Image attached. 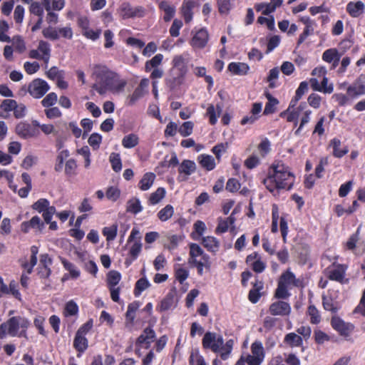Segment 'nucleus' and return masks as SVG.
<instances>
[{
    "instance_id": "nucleus-29",
    "label": "nucleus",
    "mask_w": 365,
    "mask_h": 365,
    "mask_svg": "<svg viewBox=\"0 0 365 365\" xmlns=\"http://www.w3.org/2000/svg\"><path fill=\"white\" fill-rule=\"evenodd\" d=\"M155 337V331L153 329L150 327H147L143 331V333L139 336V337L137 339L138 344H150L151 341H153L154 338Z\"/></svg>"
},
{
    "instance_id": "nucleus-36",
    "label": "nucleus",
    "mask_w": 365,
    "mask_h": 365,
    "mask_svg": "<svg viewBox=\"0 0 365 365\" xmlns=\"http://www.w3.org/2000/svg\"><path fill=\"white\" fill-rule=\"evenodd\" d=\"M38 50L42 53V60L45 63H48L51 53L50 45L46 41H41L38 43Z\"/></svg>"
},
{
    "instance_id": "nucleus-42",
    "label": "nucleus",
    "mask_w": 365,
    "mask_h": 365,
    "mask_svg": "<svg viewBox=\"0 0 365 365\" xmlns=\"http://www.w3.org/2000/svg\"><path fill=\"white\" fill-rule=\"evenodd\" d=\"M175 276L177 280L182 284L189 276V272L187 269L182 268L180 264L175 266Z\"/></svg>"
},
{
    "instance_id": "nucleus-58",
    "label": "nucleus",
    "mask_w": 365,
    "mask_h": 365,
    "mask_svg": "<svg viewBox=\"0 0 365 365\" xmlns=\"http://www.w3.org/2000/svg\"><path fill=\"white\" fill-rule=\"evenodd\" d=\"M50 205L49 201L46 199L41 198L34 202L32 205L33 209L39 212H43L46 210L47 207Z\"/></svg>"
},
{
    "instance_id": "nucleus-60",
    "label": "nucleus",
    "mask_w": 365,
    "mask_h": 365,
    "mask_svg": "<svg viewBox=\"0 0 365 365\" xmlns=\"http://www.w3.org/2000/svg\"><path fill=\"white\" fill-rule=\"evenodd\" d=\"M29 11L30 13L36 15L38 17L43 16V9L42 6L38 2L36 1H32L31 3Z\"/></svg>"
},
{
    "instance_id": "nucleus-8",
    "label": "nucleus",
    "mask_w": 365,
    "mask_h": 365,
    "mask_svg": "<svg viewBox=\"0 0 365 365\" xmlns=\"http://www.w3.org/2000/svg\"><path fill=\"white\" fill-rule=\"evenodd\" d=\"M332 328L341 336L347 338L354 331V326L349 322H345L338 316H334L331 320Z\"/></svg>"
},
{
    "instance_id": "nucleus-63",
    "label": "nucleus",
    "mask_w": 365,
    "mask_h": 365,
    "mask_svg": "<svg viewBox=\"0 0 365 365\" xmlns=\"http://www.w3.org/2000/svg\"><path fill=\"white\" fill-rule=\"evenodd\" d=\"M102 140V137L98 133H93L88 138V143L91 146H92L94 149L98 148Z\"/></svg>"
},
{
    "instance_id": "nucleus-20",
    "label": "nucleus",
    "mask_w": 365,
    "mask_h": 365,
    "mask_svg": "<svg viewBox=\"0 0 365 365\" xmlns=\"http://www.w3.org/2000/svg\"><path fill=\"white\" fill-rule=\"evenodd\" d=\"M194 6L195 2L192 0H185L183 1L181 11L186 24L190 23L192 19V9Z\"/></svg>"
},
{
    "instance_id": "nucleus-40",
    "label": "nucleus",
    "mask_w": 365,
    "mask_h": 365,
    "mask_svg": "<svg viewBox=\"0 0 365 365\" xmlns=\"http://www.w3.org/2000/svg\"><path fill=\"white\" fill-rule=\"evenodd\" d=\"M118 225L113 224L110 227H105L103 230V235L106 237L107 241H113L117 235Z\"/></svg>"
},
{
    "instance_id": "nucleus-32",
    "label": "nucleus",
    "mask_w": 365,
    "mask_h": 365,
    "mask_svg": "<svg viewBox=\"0 0 365 365\" xmlns=\"http://www.w3.org/2000/svg\"><path fill=\"white\" fill-rule=\"evenodd\" d=\"M139 143V138L136 134L130 133L124 136L122 140V145L125 148H133Z\"/></svg>"
},
{
    "instance_id": "nucleus-10",
    "label": "nucleus",
    "mask_w": 365,
    "mask_h": 365,
    "mask_svg": "<svg viewBox=\"0 0 365 365\" xmlns=\"http://www.w3.org/2000/svg\"><path fill=\"white\" fill-rule=\"evenodd\" d=\"M118 12L123 19L141 17L144 14V9L141 6L132 7L128 3H123L119 7Z\"/></svg>"
},
{
    "instance_id": "nucleus-27",
    "label": "nucleus",
    "mask_w": 365,
    "mask_h": 365,
    "mask_svg": "<svg viewBox=\"0 0 365 365\" xmlns=\"http://www.w3.org/2000/svg\"><path fill=\"white\" fill-rule=\"evenodd\" d=\"M364 93L365 86L359 83H355L347 88V95L351 98H356Z\"/></svg>"
},
{
    "instance_id": "nucleus-33",
    "label": "nucleus",
    "mask_w": 365,
    "mask_h": 365,
    "mask_svg": "<svg viewBox=\"0 0 365 365\" xmlns=\"http://www.w3.org/2000/svg\"><path fill=\"white\" fill-rule=\"evenodd\" d=\"M73 346L77 351L83 352L88 347V340L84 336L76 334L73 341Z\"/></svg>"
},
{
    "instance_id": "nucleus-26",
    "label": "nucleus",
    "mask_w": 365,
    "mask_h": 365,
    "mask_svg": "<svg viewBox=\"0 0 365 365\" xmlns=\"http://www.w3.org/2000/svg\"><path fill=\"white\" fill-rule=\"evenodd\" d=\"M264 95L268 100V102L265 105L264 114L269 115L274 113L276 110V106L279 103V101L274 98L269 92H265Z\"/></svg>"
},
{
    "instance_id": "nucleus-54",
    "label": "nucleus",
    "mask_w": 365,
    "mask_h": 365,
    "mask_svg": "<svg viewBox=\"0 0 365 365\" xmlns=\"http://www.w3.org/2000/svg\"><path fill=\"white\" fill-rule=\"evenodd\" d=\"M43 35L45 38L51 39V40H57L59 38V34H58V29L53 27H47L44 29L42 31Z\"/></svg>"
},
{
    "instance_id": "nucleus-11",
    "label": "nucleus",
    "mask_w": 365,
    "mask_h": 365,
    "mask_svg": "<svg viewBox=\"0 0 365 365\" xmlns=\"http://www.w3.org/2000/svg\"><path fill=\"white\" fill-rule=\"evenodd\" d=\"M178 302L176 291L171 289L161 300L160 304L156 309L161 312L172 310L177 306Z\"/></svg>"
},
{
    "instance_id": "nucleus-64",
    "label": "nucleus",
    "mask_w": 365,
    "mask_h": 365,
    "mask_svg": "<svg viewBox=\"0 0 365 365\" xmlns=\"http://www.w3.org/2000/svg\"><path fill=\"white\" fill-rule=\"evenodd\" d=\"M78 307L73 301L67 302L65 307V312L66 315L73 316L78 313Z\"/></svg>"
},
{
    "instance_id": "nucleus-30",
    "label": "nucleus",
    "mask_w": 365,
    "mask_h": 365,
    "mask_svg": "<svg viewBox=\"0 0 365 365\" xmlns=\"http://www.w3.org/2000/svg\"><path fill=\"white\" fill-rule=\"evenodd\" d=\"M45 9L49 11L51 9L60 11L65 4L64 0H43Z\"/></svg>"
},
{
    "instance_id": "nucleus-18",
    "label": "nucleus",
    "mask_w": 365,
    "mask_h": 365,
    "mask_svg": "<svg viewBox=\"0 0 365 365\" xmlns=\"http://www.w3.org/2000/svg\"><path fill=\"white\" fill-rule=\"evenodd\" d=\"M249 69V66L245 63L232 62L228 65V70L235 75H246Z\"/></svg>"
},
{
    "instance_id": "nucleus-37",
    "label": "nucleus",
    "mask_w": 365,
    "mask_h": 365,
    "mask_svg": "<svg viewBox=\"0 0 365 365\" xmlns=\"http://www.w3.org/2000/svg\"><path fill=\"white\" fill-rule=\"evenodd\" d=\"M284 342L291 346H299L302 344V339L295 333H289L285 336Z\"/></svg>"
},
{
    "instance_id": "nucleus-6",
    "label": "nucleus",
    "mask_w": 365,
    "mask_h": 365,
    "mask_svg": "<svg viewBox=\"0 0 365 365\" xmlns=\"http://www.w3.org/2000/svg\"><path fill=\"white\" fill-rule=\"evenodd\" d=\"M186 73L170 69L165 79L166 86L170 91L178 90L185 81Z\"/></svg>"
},
{
    "instance_id": "nucleus-43",
    "label": "nucleus",
    "mask_w": 365,
    "mask_h": 365,
    "mask_svg": "<svg viewBox=\"0 0 365 365\" xmlns=\"http://www.w3.org/2000/svg\"><path fill=\"white\" fill-rule=\"evenodd\" d=\"M61 261L64 268L69 272L72 278L76 279L80 276V271L76 269V267L73 263L67 261L63 258H61Z\"/></svg>"
},
{
    "instance_id": "nucleus-56",
    "label": "nucleus",
    "mask_w": 365,
    "mask_h": 365,
    "mask_svg": "<svg viewBox=\"0 0 365 365\" xmlns=\"http://www.w3.org/2000/svg\"><path fill=\"white\" fill-rule=\"evenodd\" d=\"M279 75V70L277 67H275L269 71V75L267 78V81L269 82V88H274V81L277 80Z\"/></svg>"
},
{
    "instance_id": "nucleus-25",
    "label": "nucleus",
    "mask_w": 365,
    "mask_h": 365,
    "mask_svg": "<svg viewBox=\"0 0 365 365\" xmlns=\"http://www.w3.org/2000/svg\"><path fill=\"white\" fill-rule=\"evenodd\" d=\"M200 165L207 170H212L215 167V159L210 155H200L197 158Z\"/></svg>"
},
{
    "instance_id": "nucleus-21",
    "label": "nucleus",
    "mask_w": 365,
    "mask_h": 365,
    "mask_svg": "<svg viewBox=\"0 0 365 365\" xmlns=\"http://www.w3.org/2000/svg\"><path fill=\"white\" fill-rule=\"evenodd\" d=\"M346 10L348 13L353 17L360 16L364 10V4L362 1L349 2L347 4Z\"/></svg>"
},
{
    "instance_id": "nucleus-23",
    "label": "nucleus",
    "mask_w": 365,
    "mask_h": 365,
    "mask_svg": "<svg viewBox=\"0 0 365 365\" xmlns=\"http://www.w3.org/2000/svg\"><path fill=\"white\" fill-rule=\"evenodd\" d=\"M159 8L165 13V15L163 16V19L165 21H170L173 18L175 14V9L168 2L165 1H161L159 4Z\"/></svg>"
},
{
    "instance_id": "nucleus-53",
    "label": "nucleus",
    "mask_w": 365,
    "mask_h": 365,
    "mask_svg": "<svg viewBox=\"0 0 365 365\" xmlns=\"http://www.w3.org/2000/svg\"><path fill=\"white\" fill-rule=\"evenodd\" d=\"M150 286L149 282L145 278H140L135 284V294L139 295L143 291Z\"/></svg>"
},
{
    "instance_id": "nucleus-16",
    "label": "nucleus",
    "mask_w": 365,
    "mask_h": 365,
    "mask_svg": "<svg viewBox=\"0 0 365 365\" xmlns=\"http://www.w3.org/2000/svg\"><path fill=\"white\" fill-rule=\"evenodd\" d=\"M326 272L330 279L341 282L344 277L345 268L343 265L339 264L336 267H329Z\"/></svg>"
},
{
    "instance_id": "nucleus-38",
    "label": "nucleus",
    "mask_w": 365,
    "mask_h": 365,
    "mask_svg": "<svg viewBox=\"0 0 365 365\" xmlns=\"http://www.w3.org/2000/svg\"><path fill=\"white\" fill-rule=\"evenodd\" d=\"M163 59L161 53L156 54L153 58L145 63V68L147 72L150 71L153 68H158Z\"/></svg>"
},
{
    "instance_id": "nucleus-47",
    "label": "nucleus",
    "mask_w": 365,
    "mask_h": 365,
    "mask_svg": "<svg viewBox=\"0 0 365 365\" xmlns=\"http://www.w3.org/2000/svg\"><path fill=\"white\" fill-rule=\"evenodd\" d=\"M165 195V190L163 187H158L153 192L149 198V202L152 205L158 203Z\"/></svg>"
},
{
    "instance_id": "nucleus-51",
    "label": "nucleus",
    "mask_w": 365,
    "mask_h": 365,
    "mask_svg": "<svg viewBox=\"0 0 365 365\" xmlns=\"http://www.w3.org/2000/svg\"><path fill=\"white\" fill-rule=\"evenodd\" d=\"M194 124L191 121H187L182 123L179 128L178 132L182 137H187L192 134Z\"/></svg>"
},
{
    "instance_id": "nucleus-59",
    "label": "nucleus",
    "mask_w": 365,
    "mask_h": 365,
    "mask_svg": "<svg viewBox=\"0 0 365 365\" xmlns=\"http://www.w3.org/2000/svg\"><path fill=\"white\" fill-rule=\"evenodd\" d=\"M143 96V92L140 88H136L133 94L128 97V106H133L135 103Z\"/></svg>"
},
{
    "instance_id": "nucleus-4",
    "label": "nucleus",
    "mask_w": 365,
    "mask_h": 365,
    "mask_svg": "<svg viewBox=\"0 0 365 365\" xmlns=\"http://www.w3.org/2000/svg\"><path fill=\"white\" fill-rule=\"evenodd\" d=\"M188 263L196 267L199 275H202L204 269L209 271L211 267L210 258L204 250L195 243L190 245V257Z\"/></svg>"
},
{
    "instance_id": "nucleus-24",
    "label": "nucleus",
    "mask_w": 365,
    "mask_h": 365,
    "mask_svg": "<svg viewBox=\"0 0 365 365\" xmlns=\"http://www.w3.org/2000/svg\"><path fill=\"white\" fill-rule=\"evenodd\" d=\"M155 179V175L153 173H146L139 182V188L145 191L149 190L153 185Z\"/></svg>"
},
{
    "instance_id": "nucleus-2",
    "label": "nucleus",
    "mask_w": 365,
    "mask_h": 365,
    "mask_svg": "<svg viewBox=\"0 0 365 365\" xmlns=\"http://www.w3.org/2000/svg\"><path fill=\"white\" fill-rule=\"evenodd\" d=\"M92 77L95 83L92 88L99 94L103 95L108 91L113 93H119L124 90L126 81L120 79L118 74L102 65H96L93 68Z\"/></svg>"
},
{
    "instance_id": "nucleus-50",
    "label": "nucleus",
    "mask_w": 365,
    "mask_h": 365,
    "mask_svg": "<svg viewBox=\"0 0 365 365\" xmlns=\"http://www.w3.org/2000/svg\"><path fill=\"white\" fill-rule=\"evenodd\" d=\"M109 160L113 170L115 172H119L122 168L120 155L118 153H112L110 155Z\"/></svg>"
},
{
    "instance_id": "nucleus-5",
    "label": "nucleus",
    "mask_w": 365,
    "mask_h": 365,
    "mask_svg": "<svg viewBox=\"0 0 365 365\" xmlns=\"http://www.w3.org/2000/svg\"><path fill=\"white\" fill-rule=\"evenodd\" d=\"M202 346L205 349H210L213 352H219L224 344L222 336L215 333L207 331L205 334L202 341Z\"/></svg>"
},
{
    "instance_id": "nucleus-35",
    "label": "nucleus",
    "mask_w": 365,
    "mask_h": 365,
    "mask_svg": "<svg viewBox=\"0 0 365 365\" xmlns=\"http://www.w3.org/2000/svg\"><path fill=\"white\" fill-rule=\"evenodd\" d=\"M140 307L139 302H133L130 303L128 307V310L125 314L126 320L129 322L130 324L133 322V320L135 317V312Z\"/></svg>"
},
{
    "instance_id": "nucleus-61",
    "label": "nucleus",
    "mask_w": 365,
    "mask_h": 365,
    "mask_svg": "<svg viewBox=\"0 0 365 365\" xmlns=\"http://www.w3.org/2000/svg\"><path fill=\"white\" fill-rule=\"evenodd\" d=\"M106 197L108 199L115 201L119 198L120 195V190L116 187H110L106 191Z\"/></svg>"
},
{
    "instance_id": "nucleus-62",
    "label": "nucleus",
    "mask_w": 365,
    "mask_h": 365,
    "mask_svg": "<svg viewBox=\"0 0 365 365\" xmlns=\"http://www.w3.org/2000/svg\"><path fill=\"white\" fill-rule=\"evenodd\" d=\"M63 71L58 70L56 66L51 67L47 72V77L51 80H57L63 76Z\"/></svg>"
},
{
    "instance_id": "nucleus-34",
    "label": "nucleus",
    "mask_w": 365,
    "mask_h": 365,
    "mask_svg": "<svg viewBox=\"0 0 365 365\" xmlns=\"http://www.w3.org/2000/svg\"><path fill=\"white\" fill-rule=\"evenodd\" d=\"M279 282H283L284 284H286L287 287L290 285L298 286L299 281L296 279L292 272L287 271L281 276Z\"/></svg>"
},
{
    "instance_id": "nucleus-7",
    "label": "nucleus",
    "mask_w": 365,
    "mask_h": 365,
    "mask_svg": "<svg viewBox=\"0 0 365 365\" xmlns=\"http://www.w3.org/2000/svg\"><path fill=\"white\" fill-rule=\"evenodd\" d=\"M49 89L50 86L47 82L41 78L33 80L28 86V92L35 98L43 97Z\"/></svg>"
},
{
    "instance_id": "nucleus-39",
    "label": "nucleus",
    "mask_w": 365,
    "mask_h": 365,
    "mask_svg": "<svg viewBox=\"0 0 365 365\" xmlns=\"http://www.w3.org/2000/svg\"><path fill=\"white\" fill-rule=\"evenodd\" d=\"M252 354L255 356L256 358L260 359L263 361L264 357V352L262 344L260 341H255L251 346Z\"/></svg>"
},
{
    "instance_id": "nucleus-14",
    "label": "nucleus",
    "mask_w": 365,
    "mask_h": 365,
    "mask_svg": "<svg viewBox=\"0 0 365 365\" xmlns=\"http://www.w3.org/2000/svg\"><path fill=\"white\" fill-rule=\"evenodd\" d=\"M190 60V54L184 53L180 55H176L172 60V68L170 69L181 71L183 73L187 72V64Z\"/></svg>"
},
{
    "instance_id": "nucleus-12",
    "label": "nucleus",
    "mask_w": 365,
    "mask_h": 365,
    "mask_svg": "<svg viewBox=\"0 0 365 365\" xmlns=\"http://www.w3.org/2000/svg\"><path fill=\"white\" fill-rule=\"evenodd\" d=\"M291 306L284 301H276L269 307V313L272 316H288L291 313Z\"/></svg>"
},
{
    "instance_id": "nucleus-49",
    "label": "nucleus",
    "mask_w": 365,
    "mask_h": 365,
    "mask_svg": "<svg viewBox=\"0 0 365 365\" xmlns=\"http://www.w3.org/2000/svg\"><path fill=\"white\" fill-rule=\"evenodd\" d=\"M307 314L310 317V322L314 324H319L321 321L319 312L314 305H309Z\"/></svg>"
},
{
    "instance_id": "nucleus-48",
    "label": "nucleus",
    "mask_w": 365,
    "mask_h": 365,
    "mask_svg": "<svg viewBox=\"0 0 365 365\" xmlns=\"http://www.w3.org/2000/svg\"><path fill=\"white\" fill-rule=\"evenodd\" d=\"M121 278L120 274L115 270L108 272L107 282L109 287H115L120 282Z\"/></svg>"
},
{
    "instance_id": "nucleus-57",
    "label": "nucleus",
    "mask_w": 365,
    "mask_h": 365,
    "mask_svg": "<svg viewBox=\"0 0 365 365\" xmlns=\"http://www.w3.org/2000/svg\"><path fill=\"white\" fill-rule=\"evenodd\" d=\"M232 346H233V341L229 340L226 342L225 345L223 344L222 346V347L220 348V351H222L220 356L223 360H225L228 358V356L232 349Z\"/></svg>"
},
{
    "instance_id": "nucleus-41",
    "label": "nucleus",
    "mask_w": 365,
    "mask_h": 365,
    "mask_svg": "<svg viewBox=\"0 0 365 365\" xmlns=\"http://www.w3.org/2000/svg\"><path fill=\"white\" fill-rule=\"evenodd\" d=\"M173 213V207L170 205H167L164 208L158 212V217L161 221L164 222L171 218Z\"/></svg>"
},
{
    "instance_id": "nucleus-3",
    "label": "nucleus",
    "mask_w": 365,
    "mask_h": 365,
    "mask_svg": "<svg viewBox=\"0 0 365 365\" xmlns=\"http://www.w3.org/2000/svg\"><path fill=\"white\" fill-rule=\"evenodd\" d=\"M29 325V321L25 317H11L0 325V339H4L7 335L27 339L26 330Z\"/></svg>"
},
{
    "instance_id": "nucleus-45",
    "label": "nucleus",
    "mask_w": 365,
    "mask_h": 365,
    "mask_svg": "<svg viewBox=\"0 0 365 365\" xmlns=\"http://www.w3.org/2000/svg\"><path fill=\"white\" fill-rule=\"evenodd\" d=\"M322 304L324 309L333 313H336L339 309L337 303L334 302L331 298L326 296L322 297Z\"/></svg>"
},
{
    "instance_id": "nucleus-28",
    "label": "nucleus",
    "mask_w": 365,
    "mask_h": 365,
    "mask_svg": "<svg viewBox=\"0 0 365 365\" xmlns=\"http://www.w3.org/2000/svg\"><path fill=\"white\" fill-rule=\"evenodd\" d=\"M262 361L252 354L242 355L235 365H260Z\"/></svg>"
},
{
    "instance_id": "nucleus-55",
    "label": "nucleus",
    "mask_w": 365,
    "mask_h": 365,
    "mask_svg": "<svg viewBox=\"0 0 365 365\" xmlns=\"http://www.w3.org/2000/svg\"><path fill=\"white\" fill-rule=\"evenodd\" d=\"M217 2L219 12L222 14H228L232 7L231 0H217Z\"/></svg>"
},
{
    "instance_id": "nucleus-15",
    "label": "nucleus",
    "mask_w": 365,
    "mask_h": 365,
    "mask_svg": "<svg viewBox=\"0 0 365 365\" xmlns=\"http://www.w3.org/2000/svg\"><path fill=\"white\" fill-rule=\"evenodd\" d=\"M236 221L235 216L230 215L226 219L218 218V225L216 227V233H224L230 228L231 231L235 230L234 224Z\"/></svg>"
},
{
    "instance_id": "nucleus-1",
    "label": "nucleus",
    "mask_w": 365,
    "mask_h": 365,
    "mask_svg": "<svg viewBox=\"0 0 365 365\" xmlns=\"http://www.w3.org/2000/svg\"><path fill=\"white\" fill-rule=\"evenodd\" d=\"M294 175L288 166L282 161H275L267 170V175L262 182L265 187L274 195L280 190H290L294 184Z\"/></svg>"
},
{
    "instance_id": "nucleus-13",
    "label": "nucleus",
    "mask_w": 365,
    "mask_h": 365,
    "mask_svg": "<svg viewBox=\"0 0 365 365\" xmlns=\"http://www.w3.org/2000/svg\"><path fill=\"white\" fill-rule=\"evenodd\" d=\"M208 39L209 34L207 31L201 29L192 38L190 45L194 49H202L206 46Z\"/></svg>"
},
{
    "instance_id": "nucleus-9",
    "label": "nucleus",
    "mask_w": 365,
    "mask_h": 365,
    "mask_svg": "<svg viewBox=\"0 0 365 365\" xmlns=\"http://www.w3.org/2000/svg\"><path fill=\"white\" fill-rule=\"evenodd\" d=\"M16 133L24 139L36 137L39 135V130L34 125L26 122H20L16 126Z\"/></svg>"
},
{
    "instance_id": "nucleus-44",
    "label": "nucleus",
    "mask_w": 365,
    "mask_h": 365,
    "mask_svg": "<svg viewBox=\"0 0 365 365\" xmlns=\"http://www.w3.org/2000/svg\"><path fill=\"white\" fill-rule=\"evenodd\" d=\"M322 58L328 63L332 61L338 62L339 61L338 51L333 48L326 50L322 55Z\"/></svg>"
},
{
    "instance_id": "nucleus-52",
    "label": "nucleus",
    "mask_w": 365,
    "mask_h": 365,
    "mask_svg": "<svg viewBox=\"0 0 365 365\" xmlns=\"http://www.w3.org/2000/svg\"><path fill=\"white\" fill-rule=\"evenodd\" d=\"M58 100L57 95L52 92L48 93L41 101V104L45 108L53 106Z\"/></svg>"
},
{
    "instance_id": "nucleus-19",
    "label": "nucleus",
    "mask_w": 365,
    "mask_h": 365,
    "mask_svg": "<svg viewBox=\"0 0 365 365\" xmlns=\"http://www.w3.org/2000/svg\"><path fill=\"white\" fill-rule=\"evenodd\" d=\"M330 146L333 148V155L340 158L348 153L349 149L346 146L341 148V142L339 139L334 138L330 141Z\"/></svg>"
},
{
    "instance_id": "nucleus-17",
    "label": "nucleus",
    "mask_w": 365,
    "mask_h": 365,
    "mask_svg": "<svg viewBox=\"0 0 365 365\" xmlns=\"http://www.w3.org/2000/svg\"><path fill=\"white\" fill-rule=\"evenodd\" d=\"M202 244L207 250V251L213 254H215L220 248L219 240L212 236H207L202 237Z\"/></svg>"
},
{
    "instance_id": "nucleus-22",
    "label": "nucleus",
    "mask_w": 365,
    "mask_h": 365,
    "mask_svg": "<svg viewBox=\"0 0 365 365\" xmlns=\"http://www.w3.org/2000/svg\"><path fill=\"white\" fill-rule=\"evenodd\" d=\"M196 170V165L194 161L190 160H184L178 168L180 175H185L189 176Z\"/></svg>"
},
{
    "instance_id": "nucleus-46",
    "label": "nucleus",
    "mask_w": 365,
    "mask_h": 365,
    "mask_svg": "<svg viewBox=\"0 0 365 365\" xmlns=\"http://www.w3.org/2000/svg\"><path fill=\"white\" fill-rule=\"evenodd\" d=\"M290 294L287 290V286L283 282H278L277 288L274 293V297L277 299H284L289 297Z\"/></svg>"
},
{
    "instance_id": "nucleus-31",
    "label": "nucleus",
    "mask_w": 365,
    "mask_h": 365,
    "mask_svg": "<svg viewBox=\"0 0 365 365\" xmlns=\"http://www.w3.org/2000/svg\"><path fill=\"white\" fill-rule=\"evenodd\" d=\"M142 210L143 207L139 199L133 197L128 201L126 207L127 212L136 215L141 212Z\"/></svg>"
}]
</instances>
